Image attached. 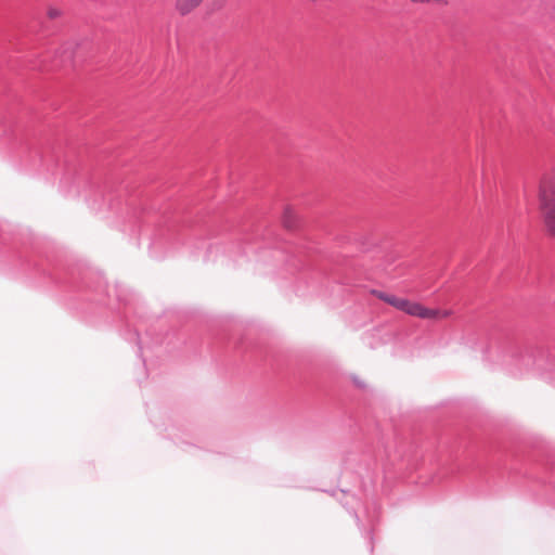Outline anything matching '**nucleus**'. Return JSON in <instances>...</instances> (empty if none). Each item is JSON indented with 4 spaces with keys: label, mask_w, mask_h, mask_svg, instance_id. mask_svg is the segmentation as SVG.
Here are the masks:
<instances>
[{
    "label": "nucleus",
    "mask_w": 555,
    "mask_h": 555,
    "mask_svg": "<svg viewBox=\"0 0 555 555\" xmlns=\"http://www.w3.org/2000/svg\"><path fill=\"white\" fill-rule=\"evenodd\" d=\"M282 223L287 230H294L298 225V216L291 207H285L282 216Z\"/></svg>",
    "instance_id": "20e7f679"
},
{
    "label": "nucleus",
    "mask_w": 555,
    "mask_h": 555,
    "mask_svg": "<svg viewBox=\"0 0 555 555\" xmlns=\"http://www.w3.org/2000/svg\"><path fill=\"white\" fill-rule=\"evenodd\" d=\"M372 295L411 317L420 318L423 320L439 321L448 319L453 314V311L450 309L441 310L428 308L421 302L412 301L406 298L398 297L376 289L372 291Z\"/></svg>",
    "instance_id": "f257e3e1"
},
{
    "label": "nucleus",
    "mask_w": 555,
    "mask_h": 555,
    "mask_svg": "<svg viewBox=\"0 0 555 555\" xmlns=\"http://www.w3.org/2000/svg\"><path fill=\"white\" fill-rule=\"evenodd\" d=\"M204 0H176L175 10L180 16H188L194 12Z\"/></svg>",
    "instance_id": "7ed1b4c3"
},
{
    "label": "nucleus",
    "mask_w": 555,
    "mask_h": 555,
    "mask_svg": "<svg viewBox=\"0 0 555 555\" xmlns=\"http://www.w3.org/2000/svg\"><path fill=\"white\" fill-rule=\"evenodd\" d=\"M62 14L61 10L57 9V8H49L48 11H47V15L49 16V18L51 20H54V18H57L60 17Z\"/></svg>",
    "instance_id": "39448f33"
},
{
    "label": "nucleus",
    "mask_w": 555,
    "mask_h": 555,
    "mask_svg": "<svg viewBox=\"0 0 555 555\" xmlns=\"http://www.w3.org/2000/svg\"><path fill=\"white\" fill-rule=\"evenodd\" d=\"M537 196L546 231L555 237V168L541 173L538 180Z\"/></svg>",
    "instance_id": "f03ea898"
}]
</instances>
